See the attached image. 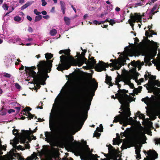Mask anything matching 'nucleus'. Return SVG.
<instances>
[{"instance_id": "obj_3", "label": "nucleus", "mask_w": 160, "mask_h": 160, "mask_svg": "<svg viewBox=\"0 0 160 160\" xmlns=\"http://www.w3.org/2000/svg\"><path fill=\"white\" fill-rule=\"evenodd\" d=\"M52 62L53 60H51L47 61H41L37 65L38 71L36 73V75L38 76L42 74L44 78V80H42L44 82H45L47 78L49 77L48 73H49L51 71Z\"/></svg>"}, {"instance_id": "obj_31", "label": "nucleus", "mask_w": 160, "mask_h": 160, "mask_svg": "<svg viewBox=\"0 0 160 160\" xmlns=\"http://www.w3.org/2000/svg\"><path fill=\"white\" fill-rule=\"evenodd\" d=\"M112 78L111 76H109L107 74L106 75V79L105 81V83L107 84L110 83V82H111Z\"/></svg>"}, {"instance_id": "obj_17", "label": "nucleus", "mask_w": 160, "mask_h": 160, "mask_svg": "<svg viewBox=\"0 0 160 160\" xmlns=\"http://www.w3.org/2000/svg\"><path fill=\"white\" fill-rule=\"evenodd\" d=\"M116 149L113 147L111 148L110 150H108L109 155L108 157L111 159H113L116 155Z\"/></svg>"}, {"instance_id": "obj_11", "label": "nucleus", "mask_w": 160, "mask_h": 160, "mask_svg": "<svg viewBox=\"0 0 160 160\" xmlns=\"http://www.w3.org/2000/svg\"><path fill=\"white\" fill-rule=\"evenodd\" d=\"M139 13L135 12L134 13V15L131 13L130 15V19L128 20L129 23L131 26H132L133 30L134 24L133 23L135 22H140L141 23V20L142 19V17L139 14Z\"/></svg>"}, {"instance_id": "obj_23", "label": "nucleus", "mask_w": 160, "mask_h": 160, "mask_svg": "<svg viewBox=\"0 0 160 160\" xmlns=\"http://www.w3.org/2000/svg\"><path fill=\"white\" fill-rule=\"evenodd\" d=\"M154 106V112L158 114V115L160 114V104L159 103H156Z\"/></svg>"}, {"instance_id": "obj_57", "label": "nucleus", "mask_w": 160, "mask_h": 160, "mask_svg": "<svg viewBox=\"0 0 160 160\" xmlns=\"http://www.w3.org/2000/svg\"><path fill=\"white\" fill-rule=\"evenodd\" d=\"M110 24L112 26L115 23V22L114 19H110Z\"/></svg>"}, {"instance_id": "obj_30", "label": "nucleus", "mask_w": 160, "mask_h": 160, "mask_svg": "<svg viewBox=\"0 0 160 160\" xmlns=\"http://www.w3.org/2000/svg\"><path fill=\"white\" fill-rule=\"evenodd\" d=\"M142 87L141 86H139L138 88H135L133 90V92L136 94H138V93L140 92L141 91H142Z\"/></svg>"}, {"instance_id": "obj_12", "label": "nucleus", "mask_w": 160, "mask_h": 160, "mask_svg": "<svg viewBox=\"0 0 160 160\" xmlns=\"http://www.w3.org/2000/svg\"><path fill=\"white\" fill-rule=\"evenodd\" d=\"M92 150L91 151H89L87 154L86 155L83 154L80 156L81 160L83 159L84 158L86 159L85 160H98L97 158L99 157L97 154H92Z\"/></svg>"}, {"instance_id": "obj_32", "label": "nucleus", "mask_w": 160, "mask_h": 160, "mask_svg": "<svg viewBox=\"0 0 160 160\" xmlns=\"http://www.w3.org/2000/svg\"><path fill=\"white\" fill-rule=\"evenodd\" d=\"M45 58L47 60L50 59L53 57V54L47 52L45 54Z\"/></svg>"}, {"instance_id": "obj_19", "label": "nucleus", "mask_w": 160, "mask_h": 160, "mask_svg": "<svg viewBox=\"0 0 160 160\" xmlns=\"http://www.w3.org/2000/svg\"><path fill=\"white\" fill-rule=\"evenodd\" d=\"M131 131V129L130 128H127L124 131L123 133L121 134L120 135H121V138H123V136L125 137H126L128 136L130 134Z\"/></svg>"}, {"instance_id": "obj_9", "label": "nucleus", "mask_w": 160, "mask_h": 160, "mask_svg": "<svg viewBox=\"0 0 160 160\" xmlns=\"http://www.w3.org/2000/svg\"><path fill=\"white\" fill-rule=\"evenodd\" d=\"M123 110L122 113L124 114L125 117L126 118V122L128 124H132L135 122H136V120L133 119L132 117H129L131 115V112L130 108L125 106L123 107L122 109L121 110Z\"/></svg>"}, {"instance_id": "obj_4", "label": "nucleus", "mask_w": 160, "mask_h": 160, "mask_svg": "<svg viewBox=\"0 0 160 160\" xmlns=\"http://www.w3.org/2000/svg\"><path fill=\"white\" fill-rule=\"evenodd\" d=\"M54 140L57 143H66L69 145L71 144L76 147H79L80 149H82V148L80 147V145L81 144L80 142H78L76 140L73 142L74 140L73 137L72 135L68 136L66 130L64 129L62 132Z\"/></svg>"}, {"instance_id": "obj_15", "label": "nucleus", "mask_w": 160, "mask_h": 160, "mask_svg": "<svg viewBox=\"0 0 160 160\" xmlns=\"http://www.w3.org/2000/svg\"><path fill=\"white\" fill-rule=\"evenodd\" d=\"M90 55L89 54L88 57V60L86 61V62L85 63L87 65H88L90 66H93L95 65H96V66L97 64H96V60L94 59V57H91L90 58Z\"/></svg>"}, {"instance_id": "obj_10", "label": "nucleus", "mask_w": 160, "mask_h": 160, "mask_svg": "<svg viewBox=\"0 0 160 160\" xmlns=\"http://www.w3.org/2000/svg\"><path fill=\"white\" fill-rule=\"evenodd\" d=\"M87 52L86 50H82L81 54L80 55L79 58L73 60L72 61L75 62V66L78 65L79 67L82 66L87 60L85 57V53Z\"/></svg>"}, {"instance_id": "obj_56", "label": "nucleus", "mask_w": 160, "mask_h": 160, "mask_svg": "<svg viewBox=\"0 0 160 160\" xmlns=\"http://www.w3.org/2000/svg\"><path fill=\"white\" fill-rule=\"evenodd\" d=\"M155 86L157 85L158 87H160V82L158 80H155Z\"/></svg>"}, {"instance_id": "obj_39", "label": "nucleus", "mask_w": 160, "mask_h": 160, "mask_svg": "<svg viewBox=\"0 0 160 160\" xmlns=\"http://www.w3.org/2000/svg\"><path fill=\"white\" fill-rule=\"evenodd\" d=\"M5 157V160H12L13 158V156L11 155L8 154L6 156H4Z\"/></svg>"}, {"instance_id": "obj_7", "label": "nucleus", "mask_w": 160, "mask_h": 160, "mask_svg": "<svg viewBox=\"0 0 160 160\" xmlns=\"http://www.w3.org/2000/svg\"><path fill=\"white\" fill-rule=\"evenodd\" d=\"M99 63L98 64L96 67V70L98 72H101L102 71L106 70V68H108L109 66L111 68H114L116 70H118L120 69V67H118V62L117 60L115 59L114 62H111L109 64L108 63H104L102 61H99Z\"/></svg>"}, {"instance_id": "obj_38", "label": "nucleus", "mask_w": 160, "mask_h": 160, "mask_svg": "<svg viewBox=\"0 0 160 160\" xmlns=\"http://www.w3.org/2000/svg\"><path fill=\"white\" fill-rule=\"evenodd\" d=\"M151 57L150 56L145 57L144 58V61L146 63L148 64L149 62L151 60Z\"/></svg>"}, {"instance_id": "obj_24", "label": "nucleus", "mask_w": 160, "mask_h": 160, "mask_svg": "<svg viewBox=\"0 0 160 160\" xmlns=\"http://www.w3.org/2000/svg\"><path fill=\"white\" fill-rule=\"evenodd\" d=\"M19 142V140L18 138H14L13 140H11L10 144H12L14 148L16 147L17 145Z\"/></svg>"}, {"instance_id": "obj_55", "label": "nucleus", "mask_w": 160, "mask_h": 160, "mask_svg": "<svg viewBox=\"0 0 160 160\" xmlns=\"http://www.w3.org/2000/svg\"><path fill=\"white\" fill-rule=\"evenodd\" d=\"M149 32L148 31H146L145 33V35L147 37V41L148 42H150V40L148 39V37L149 36Z\"/></svg>"}, {"instance_id": "obj_21", "label": "nucleus", "mask_w": 160, "mask_h": 160, "mask_svg": "<svg viewBox=\"0 0 160 160\" xmlns=\"http://www.w3.org/2000/svg\"><path fill=\"white\" fill-rule=\"evenodd\" d=\"M60 123L63 126H64L65 125V116L63 113L60 115Z\"/></svg>"}, {"instance_id": "obj_14", "label": "nucleus", "mask_w": 160, "mask_h": 160, "mask_svg": "<svg viewBox=\"0 0 160 160\" xmlns=\"http://www.w3.org/2000/svg\"><path fill=\"white\" fill-rule=\"evenodd\" d=\"M128 58L127 57H119L117 60L118 61V67H120V68L122 67V66H124L126 63V60H129Z\"/></svg>"}, {"instance_id": "obj_28", "label": "nucleus", "mask_w": 160, "mask_h": 160, "mask_svg": "<svg viewBox=\"0 0 160 160\" xmlns=\"http://www.w3.org/2000/svg\"><path fill=\"white\" fill-rule=\"evenodd\" d=\"M122 116V114H119L118 115L116 116L114 118V119L113 121V123L119 122L121 119V118Z\"/></svg>"}, {"instance_id": "obj_13", "label": "nucleus", "mask_w": 160, "mask_h": 160, "mask_svg": "<svg viewBox=\"0 0 160 160\" xmlns=\"http://www.w3.org/2000/svg\"><path fill=\"white\" fill-rule=\"evenodd\" d=\"M148 157L147 156L146 160H154L158 157V154L154 150H150L148 153Z\"/></svg>"}, {"instance_id": "obj_47", "label": "nucleus", "mask_w": 160, "mask_h": 160, "mask_svg": "<svg viewBox=\"0 0 160 160\" xmlns=\"http://www.w3.org/2000/svg\"><path fill=\"white\" fill-rule=\"evenodd\" d=\"M53 120H54V117L53 116H52L51 115L50 116V119H49V123L50 124V123L52 121V122H53ZM49 127L50 128V129L51 130H52V128L51 127V125H49Z\"/></svg>"}, {"instance_id": "obj_48", "label": "nucleus", "mask_w": 160, "mask_h": 160, "mask_svg": "<svg viewBox=\"0 0 160 160\" xmlns=\"http://www.w3.org/2000/svg\"><path fill=\"white\" fill-rule=\"evenodd\" d=\"M22 19L19 16H16L14 18V20L17 22H19Z\"/></svg>"}, {"instance_id": "obj_52", "label": "nucleus", "mask_w": 160, "mask_h": 160, "mask_svg": "<svg viewBox=\"0 0 160 160\" xmlns=\"http://www.w3.org/2000/svg\"><path fill=\"white\" fill-rule=\"evenodd\" d=\"M126 85H129L130 88L132 89H133L134 88V84L132 83H131V82H129V83L128 82V84H126Z\"/></svg>"}, {"instance_id": "obj_29", "label": "nucleus", "mask_w": 160, "mask_h": 160, "mask_svg": "<svg viewBox=\"0 0 160 160\" xmlns=\"http://www.w3.org/2000/svg\"><path fill=\"white\" fill-rule=\"evenodd\" d=\"M148 82L149 85L148 87H152V88H155V89H158L157 87H155V81L151 80H148Z\"/></svg>"}, {"instance_id": "obj_46", "label": "nucleus", "mask_w": 160, "mask_h": 160, "mask_svg": "<svg viewBox=\"0 0 160 160\" xmlns=\"http://www.w3.org/2000/svg\"><path fill=\"white\" fill-rule=\"evenodd\" d=\"M32 109L29 107H26L25 108L23 109L22 111V112H30L29 111H31Z\"/></svg>"}, {"instance_id": "obj_63", "label": "nucleus", "mask_w": 160, "mask_h": 160, "mask_svg": "<svg viewBox=\"0 0 160 160\" xmlns=\"http://www.w3.org/2000/svg\"><path fill=\"white\" fill-rule=\"evenodd\" d=\"M118 142L117 140L115 138H113V145H116V144H119V143H117Z\"/></svg>"}, {"instance_id": "obj_58", "label": "nucleus", "mask_w": 160, "mask_h": 160, "mask_svg": "<svg viewBox=\"0 0 160 160\" xmlns=\"http://www.w3.org/2000/svg\"><path fill=\"white\" fill-rule=\"evenodd\" d=\"M18 132V131L17 129H14L12 131L13 134L15 135H16Z\"/></svg>"}, {"instance_id": "obj_51", "label": "nucleus", "mask_w": 160, "mask_h": 160, "mask_svg": "<svg viewBox=\"0 0 160 160\" xmlns=\"http://www.w3.org/2000/svg\"><path fill=\"white\" fill-rule=\"evenodd\" d=\"M121 81V80L119 78H116L115 81V84L116 85L119 84V82Z\"/></svg>"}, {"instance_id": "obj_2", "label": "nucleus", "mask_w": 160, "mask_h": 160, "mask_svg": "<svg viewBox=\"0 0 160 160\" xmlns=\"http://www.w3.org/2000/svg\"><path fill=\"white\" fill-rule=\"evenodd\" d=\"M70 49L64 50V53L65 55H62L60 57L61 63H59L57 69L58 71H62L64 69H68L71 67V64L75 66V62L72 61L74 60L73 58L70 56Z\"/></svg>"}, {"instance_id": "obj_49", "label": "nucleus", "mask_w": 160, "mask_h": 160, "mask_svg": "<svg viewBox=\"0 0 160 160\" xmlns=\"http://www.w3.org/2000/svg\"><path fill=\"white\" fill-rule=\"evenodd\" d=\"M101 135L100 133H98V132L95 131L93 134V137H96L97 138L98 137Z\"/></svg>"}, {"instance_id": "obj_18", "label": "nucleus", "mask_w": 160, "mask_h": 160, "mask_svg": "<svg viewBox=\"0 0 160 160\" xmlns=\"http://www.w3.org/2000/svg\"><path fill=\"white\" fill-rule=\"evenodd\" d=\"M125 117L124 114L122 113V116L121 118V119L119 121V123L121 125L122 124L124 127H126L128 125V123L126 122L127 119Z\"/></svg>"}, {"instance_id": "obj_40", "label": "nucleus", "mask_w": 160, "mask_h": 160, "mask_svg": "<svg viewBox=\"0 0 160 160\" xmlns=\"http://www.w3.org/2000/svg\"><path fill=\"white\" fill-rule=\"evenodd\" d=\"M147 89L148 90V93H152L153 92L155 89V88H152V87H146Z\"/></svg>"}, {"instance_id": "obj_53", "label": "nucleus", "mask_w": 160, "mask_h": 160, "mask_svg": "<svg viewBox=\"0 0 160 160\" xmlns=\"http://www.w3.org/2000/svg\"><path fill=\"white\" fill-rule=\"evenodd\" d=\"M3 75L5 77L8 78H10V77L11 76V74L6 73V72L4 73Z\"/></svg>"}, {"instance_id": "obj_6", "label": "nucleus", "mask_w": 160, "mask_h": 160, "mask_svg": "<svg viewBox=\"0 0 160 160\" xmlns=\"http://www.w3.org/2000/svg\"><path fill=\"white\" fill-rule=\"evenodd\" d=\"M36 69L35 66L25 67V71L27 73H28L29 76L33 78L35 84H36V89H39L41 87L40 85H44L45 82L42 81L44 80L42 74L37 76L36 72L34 71Z\"/></svg>"}, {"instance_id": "obj_59", "label": "nucleus", "mask_w": 160, "mask_h": 160, "mask_svg": "<svg viewBox=\"0 0 160 160\" xmlns=\"http://www.w3.org/2000/svg\"><path fill=\"white\" fill-rule=\"evenodd\" d=\"M15 87L18 89L20 90L21 88V87L18 83H16L15 84Z\"/></svg>"}, {"instance_id": "obj_50", "label": "nucleus", "mask_w": 160, "mask_h": 160, "mask_svg": "<svg viewBox=\"0 0 160 160\" xmlns=\"http://www.w3.org/2000/svg\"><path fill=\"white\" fill-rule=\"evenodd\" d=\"M34 153L35 154V157H32L31 156L28 157L27 158L26 160H33V159H35V158L37 157V156L35 153Z\"/></svg>"}, {"instance_id": "obj_34", "label": "nucleus", "mask_w": 160, "mask_h": 160, "mask_svg": "<svg viewBox=\"0 0 160 160\" xmlns=\"http://www.w3.org/2000/svg\"><path fill=\"white\" fill-rule=\"evenodd\" d=\"M157 7L158 5L155 4L152 9L150 11V13H152V15H154V14L156 13L158 11H155L154 12V11L157 9Z\"/></svg>"}, {"instance_id": "obj_27", "label": "nucleus", "mask_w": 160, "mask_h": 160, "mask_svg": "<svg viewBox=\"0 0 160 160\" xmlns=\"http://www.w3.org/2000/svg\"><path fill=\"white\" fill-rule=\"evenodd\" d=\"M140 61L138 60L136 62L135 60H133L131 62V65L134 67H138V65H140Z\"/></svg>"}, {"instance_id": "obj_36", "label": "nucleus", "mask_w": 160, "mask_h": 160, "mask_svg": "<svg viewBox=\"0 0 160 160\" xmlns=\"http://www.w3.org/2000/svg\"><path fill=\"white\" fill-rule=\"evenodd\" d=\"M6 150V148L4 146H2V142H1V144H0V155H2L3 152L2 151V150L5 151Z\"/></svg>"}, {"instance_id": "obj_25", "label": "nucleus", "mask_w": 160, "mask_h": 160, "mask_svg": "<svg viewBox=\"0 0 160 160\" xmlns=\"http://www.w3.org/2000/svg\"><path fill=\"white\" fill-rule=\"evenodd\" d=\"M60 4L61 10H62L63 14H64L65 13V10L66 9L65 3L63 1H61L60 2Z\"/></svg>"}, {"instance_id": "obj_45", "label": "nucleus", "mask_w": 160, "mask_h": 160, "mask_svg": "<svg viewBox=\"0 0 160 160\" xmlns=\"http://www.w3.org/2000/svg\"><path fill=\"white\" fill-rule=\"evenodd\" d=\"M45 150L43 149H42L41 150V151L38 152V153L39 154V155L41 157L45 154Z\"/></svg>"}, {"instance_id": "obj_61", "label": "nucleus", "mask_w": 160, "mask_h": 160, "mask_svg": "<svg viewBox=\"0 0 160 160\" xmlns=\"http://www.w3.org/2000/svg\"><path fill=\"white\" fill-rule=\"evenodd\" d=\"M41 2H42V6H44L47 5V3L45 0H41Z\"/></svg>"}, {"instance_id": "obj_54", "label": "nucleus", "mask_w": 160, "mask_h": 160, "mask_svg": "<svg viewBox=\"0 0 160 160\" xmlns=\"http://www.w3.org/2000/svg\"><path fill=\"white\" fill-rule=\"evenodd\" d=\"M15 148H16V149L18 150H24V148H22V147L21 145H19L18 146H16V147Z\"/></svg>"}, {"instance_id": "obj_62", "label": "nucleus", "mask_w": 160, "mask_h": 160, "mask_svg": "<svg viewBox=\"0 0 160 160\" xmlns=\"http://www.w3.org/2000/svg\"><path fill=\"white\" fill-rule=\"evenodd\" d=\"M139 117L140 119H145V116L143 114L141 113Z\"/></svg>"}, {"instance_id": "obj_64", "label": "nucleus", "mask_w": 160, "mask_h": 160, "mask_svg": "<svg viewBox=\"0 0 160 160\" xmlns=\"http://www.w3.org/2000/svg\"><path fill=\"white\" fill-rule=\"evenodd\" d=\"M28 31L30 32H32L33 31V30L32 29V28L31 27H29L28 28Z\"/></svg>"}, {"instance_id": "obj_42", "label": "nucleus", "mask_w": 160, "mask_h": 160, "mask_svg": "<svg viewBox=\"0 0 160 160\" xmlns=\"http://www.w3.org/2000/svg\"><path fill=\"white\" fill-rule=\"evenodd\" d=\"M42 18V16L41 15H38L36 16L35 18V19L34 21L35 22H37L40 20Z\"/></svg>"}, {"instance_id": "obj_20", "label": "nucleus", "mask_w": 160, "mask_h": 160, "mask_svg": "<svg viewBox=\"0 0 160 160\" xmlns=\"http://www.w3.org/2000/svg\"><path fill=\"white\" fill-rule=\"evenodd\" d=\"M132 78L129 76H125L123 77L122 81L124 82L125 85L128 84V83L131 82V80Z\"/></svg>"}, {"instance_id": "obj_26", "label": "nucleus", "mask_w": 160, "mask_h": 160, "mask_svg": "<svg viewBox=\"0 0 160 160\" xmlns=\"http://www.w3.org/2000/svg\"><path fill=\"white\" fill-rule=\"evenodd\" d=\"M33 2V1H28L25 5L21 7V10H23L27 8L29 6L31 5Z\"/></svg>"}, {"instance_id": "obj_37", "label": "nucleus", "mask_w": 160, "mask_h": 160, "mask_svg": "<svg viewBox=\"0 0 160 160\" xmlns=\"http://www.w3.org/2000/svg\"><path fill=\"white\" fill-rule=\"evenodd\" d=\"M45 135L47 138L49 140L51 139V132H45Z\"/></svg>"}, {"instance_id": "obj_33", "label": "nucleus", "mask_w": 160, "mask_h": 160, "mask_svg": "<svg viewBox=\"0 0 160 160\" xmlns=\"http://www.w3.org/2000/svg\"><path fill=\"white\" fill-rule=\"evenodd\" d=\"M151 98H149L147 96L145 98H142V101L144 102L145 104H147L148 102H150Z\"/></svg>"}, {"instance_id": "obj_43", "label": "nucleus", "mask_w": 160, "mask_h": 160, "mask_svg": "<svg viewBox=\"0 0 160 160\" xmlns=\"http://www.w3.org/2000/svg\"><path fill=\"white\" fill-rule=\"evenodd\" d=\"M27 113L28 114L27 118H28V120H30L31 119H32L35 116L34 114L33 115L30 112Z\"/></svg>"}, {"instance_id": "obj_60", "label": "nucleus", "mask_w": 160, "mask_h": 160, "mask_svg": "<svg viewBox=\"0 0 160 160\" xmlns=\"http://www.w3.org/2000/svg\"><path fill=\"white\" fill-rule=\"evenodd\" d=\"M34 13L37 15H39L41 14L40 12H38L37 9H35L33 11Z\"/></svg>"}, {"instance_id": "obj_35", "label": "nucleus", "mask_w": 160, "mask_h": 160, "mask_svg": "<svg viewBox=\"0 0 160 160\" xmlns=\"http://www.w3.org/2000/svg\"><path fill=\"white\" fill-rule=\"evenodd\" d=\"M57 33V31L55 29H52L50 32V34L51 36H55Z\"/></svg>"}, {"instance_id": "obj_41", "label": "nucleus", "mask_w": 160, "mask_h": 160, "mask_svg": "<svg viewBox=\"0 0 160 160\" xmlns=\"http://www.w3.org/2000/svg\"><path fill=\"white\" fill-rule=\"evenodd\" d=\"M64 20L67 25H69L70 24V19L68 17H65L64 18Z\"/></svg>"}, {"instance_id": "obj_16", "label": "nucleus", "mask_w": 160, "mask_h": 160, "mask_svg": "<svg viewBox=\"0 0 160 160\" xmlns=\"http://www.w3.org/2000/svg\"><path fill=\"white\" fill-rule=\"evenodd\" d=\"M142 139V137L140 133H138L136 134L133 136L132 141L134 144H138L140 142Z\"/></svg>"}, {"instance_id": "obj_44", "label": "nucleus", "mask_w": 160, "mask_h": 160, "mask_svg": "<svg viewBox=\"0 0 160 160\" xmlns=\"http://www.w3.org/2000/svg\"><path fill=\"white\" fill-rule=\"evenodd\" d=\"M99 126L100 128L98 127L96 128V131L98 132H101L103 131V128L102 124H100Z\"/></svg>"}, {"instance_id": "obj_5", "label": "nucleus", "mask_w": 160, "mask_h": 160, "mask_svg": "<svg viewBox=\"0 0 160 160\" xmlns=\"http://www.w3.org/2000/svg\"><path fill=\"white\" fill-rule=\"evenodd\" d=\"M118 93L115 94V97L114 95H112V98L114 99L117 98L121 104L122 108L125 106H128L129 107V103L131 101L129 98V96L126 94L128 93V91L124 89H119L118 91Z\"/></svg>"}, {"instance_id": "obj_1", "label": "nucleus", "mask_w": 160, "mask_h": 160, "mask_svg": "<svg viewBox=\"0 0 160 160\" xmlns=\"http://www.w3.org/2000/svg\"><path fill=\"white\" fill-rule=\"evenodd\" d=\"M98 87V84L93 85L92 87L88 86L85 89V92L83 95L81 96L79 102V104L77 106L78 113L77 116V120L79 122H82L83 124L85 121L88 117V111L89 109L90 102L88 105L87 109H85V102L84 100L85 98H90V101H92V97L94 95L95 91Z\"/></svg>"}, {"instance_id": "obj_8", "label": "nucleus", "mask_w": 160, "mask_h": 160, "mask_svg": "<svg viewBox=\"0 0 160 160\" xmlns=\"http://www.w3.org/2000/svg\"><path fill=\"white\" fill-rule=\"evenodd\" d=\"M37 129V127H36L33 131L31 130L30 128H29V131L22 130L21 135L19 138L20 142L21 143H27V139L29 136L36 132Z\"/></svg>"}, {"instance_id": "obj_22", "label": "nucleus", "mask_w": 160, "mask_h": 160, "mask_svg": "<svg viewBox=\"0 0 160 160\" xmlns=\"http://www.w3.org/2000/svg\"><path fill=\"white\" fill-rule=\"evenodd\" d=\"M141 148V146H137L136 147H135V148L136 149L135 152L136 154L137 155L136 158H141V155L140 154V149Z\"/></svg>"}]
</instances>
